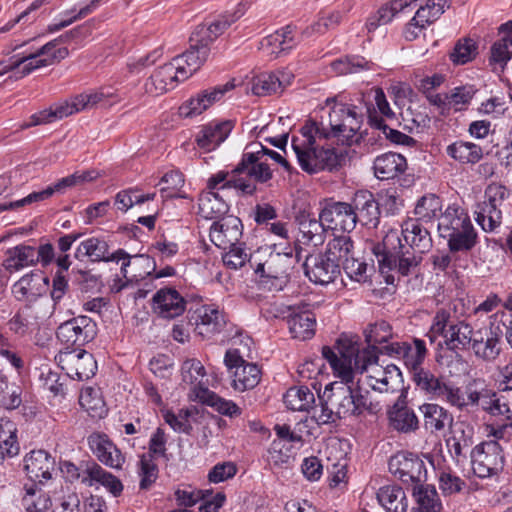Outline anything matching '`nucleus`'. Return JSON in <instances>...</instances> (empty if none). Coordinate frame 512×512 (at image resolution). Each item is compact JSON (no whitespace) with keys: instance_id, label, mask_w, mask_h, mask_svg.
<instances>
[{"instance_id":"obj_51","label":"nucleus","mask_w":512,"mask_h":512,"mask_svg":"<svg viewBox=\"0 0 512 512\" xmlns=\"http://www.w3.org/2000/svg\"><path fill=\"white\" fill-rule=\"evenodd\" d=\"M261 375V370L256 364H244L234 371L232 386L238 391L253 389L259 384Z\"/></svg>"},{"instance_id":"obj_39","label":"nucleus","mask_w":512,"mask_h":512,"mask_svg":"<svg viewBox=\"0 0 512 512\" xmlns=\"http://www.w3.org/2000/svg\"><path fill=\"white\" fill-rule=\"evenodd\" d=\"M194 397L203 404L213 407L217 412L230 418L241 414V409L231 400H226L209 390L204 385H197L194 389Z\"/></svg>"},{"instance_id":"obj_15","label":"nucleus","mask_w":512,"mask_h":512,"mask_svg":"<svg viewBox=\"0 0 512 512\" xmlns=\"http://www.w3.org/2000/svg\"><path fill=\"white\" fill-rule=\"evenodd\" d=\"M57 338L69 346H82L94 339L96 323L87 316L74 317L62 323L56 332Z\"/></svg>"},{"instance_id":"obj_59","label":"nucleus","mask_w":512,"mask_h":512,"mask_svg":"<svg viewBox=\"0 0 512 512\" xmlns=\"http://www.w3.org/2000/svg\"><path fill=\"white\" fill-rule=\"evenodd\" d=\"M474 214L477 224L485 232H493L502 224V210L485 203H477Z\"/></svg>"},{"instance_id":"obj_47","label":"nucleus","mask_w":512,"mask_h":512,"mask_svg":"<svg viewBox=\"0 0 512 512\" xmlns=\"http://www.w3.org/2000/svg\"><path fill=\"white\" fill-rule=\"evenodd\" d=\"M446 153L449 157L461 164H475L483 157L481 146L468 141H456L448 145Z\"/></svg>"},{"instance_id":"obj_61","label":"nucleus","mask_w":512,"mask_h":512,"mask_svg":"<svg viewBox=\"0 0 512 512\" xmlns=\"http://www.w3.org/2000/svg\"><path fill=\"white\" fill-rule=\"evenodd\" d=\"M474 410H482L492 416H501L504 419H510L511 417L508 403L503 401L502 397L494 389L489 391V395H486Z\"/></svg>"},{"instance_id":"obj_6","label":"nucleus","mask_w":512,"mask_h":512,"mask_svg":"<svg viewBox=\"0 0 512 512\" xmlns=\"http://www.w3.org/2000/svg\"><path fill=\"white\" fill-rule=\"evenodd\" d=\"M351 382H334L324 390L328 404H330L337 420L361 414L367 409V397L360 393V389L353 388Z\"/></svg>"},{"instance_id":"obj_19","label":"nucleus","mask_w":512,"mask_h":512,"mask_svg":"<svg viewBox=\"0 0 512 512\" xmlns=\"http://www.w3.org/2000/svg\"><path fill=\"white\" fill-rule=\"evenodd\" d=\"M327 230L351 232L356 227V216L351 204L346 202L326 203L320 211Z\"/></svg>"},{"instance_id":"obj_46","label":"nucleus","mask_w":512,"mask_h":512,"mask_svg":"<svg viewBox=\"0 0 512 512\" xmlns=\"http://www.w3.org/2000/svg\"><path fill=\"white\" fill-rule=\"evenodd\" d=\"M17 426L8 418H0V456L1 463L6 457L11 458L19 453Z\"/></svg>"},{"instance_id":"obj_18","label":"nucleus","mask_w":512,"mask_h":512,"mask_svg":"<svg viewBox=\"0 0 512 512\" xmlns=\"http://www.w3.org/2000/svg\"><path fill=\"white\" fill-rule=\"evenodd\" d=\"M186 306V299L172 287L159 289L152 298V310L162 319L171 320L181 316Z\"/></svg>"},{"instance_id":"obj_52","label":"nucleus","mask_w":512,"mask_h":512,"mask_svg":"<svg viewBox=\"0 0 512 512\" xmlns=\"http://www.w3.org/2000/svg\"><path fill=\"white\" fill-rule=\"evenodd\" d=\"M283 401L292 411H309L315 397L308 387L299 386L289 388L284 394Z\"/></svg>"},{"instance_id":"obj_21","label":"nucleus","mask_w":512,"mask_h":512,"mask_svg":"<svg viewBox=\"0 0 512 512\" xmlns=\"http://www.w3.org/2000/svg\"><path fill=\"white\" fill-rule=\"evenodd\" d=\"M325 254L308 255L303 263L304 273L308 279L319 285H327L335 281L340 270Z\"/></svg>"},{"instance_id":"obj_31","label":"nucleus","mask_w":512,"mask_h":512,"mask_svg":"<svg viewBox=\"0 0 512 512\" xmlns=\"http://www.w3.org/2000/svg\"><path fill=\"white\" fill-rule=\"evenodd\" d=\"M180 81H183L181 76L169 62L157 68L145 81L144 91L150 96H159L173 89Z\"/></svg>"},{"instance_id":"obj_41","label":"nucleus","mask_w":512,"mask_h":512,"mask_svg":"<svg viewBox=\"0 0 512 512\" xmlns=\"http://www.w3.org/2000/svg\"><path fill=\"white\" fill-rule=\"evenodd\" d=\"M225 315L218 308L203 306L198 309V321L196 330L202 336H210L219 333L225 326Z\"/></svg>"},{"instance_id":"obj_12","label":"nucleus","mask_w":512,"mask_h":512,"mask_svg":"<svg viewBox=\"0 0 512 512\" xmlns=\"http://www.w3.org/2000/svg\"><path fill=\"white\" fill-rule=\"evenodd\" d=\"M389 471L403 483L419 484L426 480L424 461L416 454L398 452L388 463Z\"/></svg>"},{"instance_id":"obj_49","label":"nucleus","mask_w":512,"mask_h":512,"mask_svg":"<svg viewBox=\"0 0 512 512\" xmlns=\"http://www.w3.org/2000/svg\"><path fill=\"white\" fill-rule=\"evenodd\" d=\"M499 31L503 36L492 45L490 62L504 66L512 56V21L502 24Z\"/></svg>"},{"instance_id":"obj_57","label":"nucleus","mask_w":512,"mask_h":512,"mask_svg":"<svg viewBox=\"0 0 512 512\" xmlns=\"http://www.w3.org/2000/svg\"><path fill=\"white\" fill-rule=\"evenodd\" d=\"M427 356V348L424 340L419 338L413 339V346L411 344H407L405 356L402 361L404 365L408 369L411 374V378L414 376V373H418L419 370H423L422 366L425 358Z\"/></svg>"},{"instance_id":"obj_58","label":"nucleus","mask_w":512,"mask_h":512,"mask_svg":"<svg viewBox=\"0 0 512 512\" xmlns=\"http://www.w3.org/2000/svg\"><path fill=\"white\" fill-rule=\"evenodd\" d=\"M413 495L419 512H440L442 505L434 486L419 483L414 487Z\"/></svg>"},{"instance_id":"obj_44","label":"nucleus","mask_w":512,"mask_h":512,"mask_svg":"<svg viewBox=\"0 0 512 512\" xmlns=\"http://www.w3.org/2000/svg\"><path fill=\"white\" fill-rule=\"evenodd\" d=\"M377 499L386 512H407L408 500L404 490L397 485L381 487Z\"/></svg>"},{"instance_id":"obj_7","label":"nucleus","mask_w":512,"mask_h":512,"mask_svg":"<svg viewBox=\"0 0 512 512\" xmlns=\"http://www.w3.org/2000/svg\"><path fill=\"white\" fill-rule=\"evenodd\" d=\"M471 464L474 474L479 478L491 477L504 467V456L500 444L489 440L477 444L471 451Z\"/></svg>"},{"instance_id":"obj_27","label":"nucleus","mask_w":512,"mask_h":512,"mask_svg":"<svg viewBox=\"0 0 512 512\" xmlns=\"http://www.w3.org/2000/svg\"><path fill=\"white\" fill-rule=\"evenodd\" d=\"M294 30V27L287 25L275 31L261 40L259 49L271 58H277L291 51L298 44Z\"/></svg>"},{"instance_id":"obj_23","label":"nucleus","mask_w":512,"mask_h":512,"mask_svg":"<svg viewBox=\"0 0 512 512\" xmlns=\"http://www.w3.org/2000/svg\"><path fill=\"white\" fill-rule=\"evenodd\" d=\"M352 207L356 224L376 228L380 220L379 204L368 190H359L354 194Z\"/></svg>"},{"instance_id":"obj_8","label":"nucleus","mask_w":512,"mask_h":512,"mask_svg":"<svg viewBox=\"0 0 512 512\" xmlns=\"http://www.w3.org/2000/svg\"><path fill=\"white\" fill-rule=\"evenodd\" d=\"M293 269V258L289 254L275 253L260 263L255 272L263 278L270 290L281 291L288 284Z\"/></svg>"},{"instance_id":"obj_53","label":"nucleus","mask_w":512,"mask_h":512,"mask_svg":"<svg viewBox=\"0 0 512 512\" xmlns=\"http://www.w3.org/2000/svg\"><path fill=\"white\" fill-rule=\"evenodd\" d=\"M97 175V172L94 170L76 171L69 176L61 178L55 184L48 186L40 192L43 194L48 192L46 196H43V199L46 200L56 192L63 193L67 188L92 181L97 178Z\"/></svg>"},{"instance_id":"obj_1","label":"nucleus","mask_w":512,"mask_h":512,"mask_svg":"<svg viewBox=\"0 0 512 512\" xmlns=\"http://www.w3.org/2000/svg\"><path fill=\"white\" fill-rule=\"evenodd\" d=\"M329 129L322 124L308 120L300 129L302 140L292 138V148L302 170L310 174L321 170H333L342 165L346 156L342 149L319 147L318 140L335 138L342 145H352L358 141L361 117L355 107L327 99Z\"/></svg>"},{"instance_id":"obj_32","label":"nucleus","mask_w":512,"mask_h":512,"mask_svg":"<svg viewBox=\"0 0 512 512\" xmlns=\"http://www.w3.org/2000/svg\"><path fill=\"white\" fill-rule=\"evenodd\" d=\"M83 484L92 487L101 485L105 487L114 497H118L123 492V484L119 478L106 471L97 462L87 461V468L84 471Z\"/></svg>"},{"instance_id":"obj_16","label":"nucleus","mask_w":512,"mask_h":512,"mask_svg":"<svg viewBox=\"0 0 512 512\" xmlns=\"http://www.w3.org/2000/svg\"><path fill=\"white\" fill-rule=\"evenodd\" d=\"M246 7L247 3L241 2L233 14L222 15L210 23L198 25L191 35L193 45L197 46L200 43L210 48V44L214 40L223 34L232 23L244 15Z\"/></svg>"},{"instance_id":"obj_13","label":"nucleus","mask_w":512,"mask_h":512,"mask_svg":"<svg viewBox=\"0 0 512 512\" xmlns=\"http://www.w3.org/2000/svg\"><path fill=\"white\" fill-rule=\"evenodd\" d=\"M504 327V323L491 322L485 332L478 330L474 333L470 347L476 358L491 363L499 357Z\"/></svg>"},{"instance_id":"obj_55","label":"nucleus","mask_w":512,"mask_h":512,"mask_svg":"<svg viewBox=\"0 0 512 512\" xmlns=\"http://www.w3.org/2000/svg\"><path fill=\"white\" fill-rule=\"evenodd\" d=\"M413 0H393L389 4L382 6L377 13L370 17L367 21L368 31L375 30L380 25H385L393 19V17L412 5Z\"/></svg>"},{"instance_id":"obj_63","label":"nucleus","mask_w":512,"mask_h":512,"mask_svg":"<svg viewBox=\"0 0 512 512\" xmlns=\"http://www.w3.org/2000/svg\"><path fill=\"white\" fill-rule=\"evenodd\" d=\"M25 495L22 498V506L27 512H45L51 504L49 497L37 489L36 484L25 486Z\"/></svg>"},{"instance_id":"obj_43","label":"nucleus","mask_w":512,"mask_h":512,"mask_svg":"<svg viewBox=\"0 0 512 512\" xmlns=\"http://www.w3.org/2000/svg\"><path fill=\"white\" fill-rule=\"evenodd\" d=\"M36 263V249L34 247L17 245L8 249L7 258L3 261V267L9 273H13Z\"/></svg>"},{"instance_id":"obj_62","label":"nucleus","mask_w":512,"mask_h":512,"mask_svg":"<svg viewBox=\"0 0 512 512\" xmlns=\"http://www.w3.org/2000/svg\"><path fill=\"white\" fill-rule=\"evenodd\" d=\"M156 193H140L137 188H129L118 192L115 196V205L123 212H126L134 205H141L146 201H153Z\"/></svg>"},{"instance_id":"obj_5","label":"nucleus","mask_w":512,"mask_h":512,"mask_svg":"<svg viewBox=\"0 0 512 512\" xmlns=\"http://www.w3.org/2000/svg\"><path fill=\"white\" fill-rule=\"evenodd\" d=\"M74 257L80 261L88 258L91 262H121V275L127 280L139 276L136 273L129 274L128 268L130 266H142L144 262L149 263L148 257L130 255L124 249H118L110 253L107 241L100 237H90L80 242L74 252Z\"/></svg>"},{"instance_id":"obj_26","label":"nucleus","mask_w":512,"mask_h":512,"mask_svg":"<svg viewBox=\"0 0 512 512\" xmlns=\"http://www.w3.org/2000/svg\"><path fill=\"white\" fill-rule=\"evenodd\" d=\"M491 389L485 380L473 379L466 384L464 390L457 386L451 406L459 411L474 410Z\"/></svg>"},{"instance_id":"obj_29","label":"nucleus","mask_w":512,"mask_h":512,"mask_svg":"<svg viewBox=\"0 0 512 512\" xmlns=\"http://www.w3.org/2000/svg\"><path fill=\"white\" fill-rule=\"evenodd\" d=\"M234 88V84L227 82L224 85H218L206 89L192 97L189 101L180 107V113L184 117H194L203 113L214 102L219 101L227 91Z\"/></svg>"},{"instance_id":"obj_42","label":"nucleus","mask_w":512,"mask_h":512,"mask_svg":"<svg viewBox=\"0 0 512 512\" xmlns=\"http://www.w3.org/2000/svg\"><path fill=\"white\" fill-rule=\"evenodd\" d=\"M419 409L423 414L426 430L432 433L444 430L453 422L451 413L436 403H425Z\"/></svg>"},{"instance_id":"obj_33","label":"nucleus","mask_w":512,"mask_h":512,"mask_svg":"<svg viewBox=\"0 0 512 512\" xmlns=\"http://www.w3.org/2000/svg\"><path fill=\"white\" fill-rule=\"evenodd\" d=\"M24 470L31 481L42 483L51 478L54 459L44 450H33L24 457Z\"/></svg>"},{"instance_id":"obj_45","label":"nucleus","mask_w":512,"mask_h":512,"mask_svg":"<svg viewBox=\"0 0 512 512\" xmlns=\"http://www.w3.org/2000/svg\"><path fill=\"white\" fill-rule=\"evenodd\" d=\"M353 241L350 236L342 234L329 241L325 255L338 264L339 270L354 257Z\"/></svg>"},{"instance_id":"obj_22","label":"nucleus","mask_w":512,"mask_h":512,"mask_svg":"<svg viewBox=\"0 0 512 512\" xmlns=\"http://www.w3.org/2000/svg\"><path fill=\"white\" fill-rule=\"evenodd\" d=\"M389 425L401 433H412L419 428V420L414 410L407 405V392L402 391L396 402L388 409Z\"/></svg>"},{"instance_id":"obj_50","label":"nucleus","mask_w":512,"mask_h":512,"mask_svg":"<svg viewBox=\"0 0 512 512\" xmlns=\"http://www.w3.org/2000/svg\"><path fill=\"white\" fill-rule=\"evenodd\" d=\"M447 246L451 253L468 252L478 243V234L473 224L463 227L447 236Z\"/></svg>"},{"instance_id":"obj_38","label":"nucleus","mask_w":512,"mask_h":512,"mask_svg":"<svg viewBox=\"0 0 512 512\" xmlns=\"http://www.w3.org/2000/svg\"><path fill=\"white\" fill-rule=\"evenodd\" d=\"M472 223L468 213L457 205H450L439 217L438 232L441 238H446L457 230Z\"/></svg>"},{"instance_id":"obj_30","label":"nucleus","mask_w":512,"mask_h":512,"mask_svg":"<svg viewBox=\"0 0 512 512\" xmlns=\"http://www.w3.org/2000/svg\"><path fill=\"white\" fill-rule=\"evenodd\" d=\"M293 78V73L288 70L262 73L253 79L252 92L258 96L281 93L292 83Z\"/></svg>"},{"instance_id":"obj_10","label":"nucleus","mask_w":512,"mask_h":512,"mask_svg":"<svg viewBox=\"0 0 512 512\" xmlns=\"http://www.w3.org/2000/svg\"><path fill=\"white\" fill-rule=\"evenodd\" d=\"M58 40L48 42L38 49L35 53L27 56H13V62H19V68L15 69V78H22L34 70L52 65L68 56L67 48H56Z\"/></svg>"},{"instance_id":"obj_40","label":"nucleus","mask_w":512,"mask_h":512,"mask_svg":"<svg viewBox=\"0 0 512 512\" xmlns=\"http://www.w3.org/2000/svg\"><path fill=\"white\" fill-rule=\"evenodd\" d=\"M418 9L412 18L413 24L419 27H426L436 21L450 6L449 0H413Z\"/></svg>"},{"instance_id":"obj_56","label":"nucleus","mask_w":512,"mask_h":512,"mask_svg":"<svg viewBox=\"0 0 512 512\" xmlns=\"http://www.w3.org/2000/svg\"><path fill=\"white\" fill-rule=\"evenodd\" d=\"M368 121L372 128L378 129L383 132L386 138L394 144H401L405 146H414L416 140L412 137L396 130L390 128L386 123L383 117L377 115L376 111H370L368 109Z\"/></svg>"},{"instance_id":"obj_3","label":"nucleus","mask_w":512,"mask_h":512,"mask_svg":"<svg viewBox=\"0 0 512 512\" xmlns=\"http://www.w3.org/2000/svg\"><path fill=\"white\" fill-rule=\"evenodd\" d=\"M254 154H243L240 162L231 171H219L207 180L203 192L234 188L243 194L253 195L256 191L255 182L266 183L270 177L267 167L255 164Z\"/></svg>"},{"instance_id":"obj_25","label":"nucleus","mask_w":512,"mask_h":512,"mask_svg":"<svg viewBox=\"0 0 512 512\" xmlns=\"http://www.w3.org/2000/svg\"><path fill=\"white\" fill-rule=\"evenodd\" d=\"M358 353L360 350L353 345L346 350L339 348L338 353L327 346L322 348L323 357L331 365L334 374L345 382L353 380L354 359Z\"/></svg>"},{"instance_id":"obj_17","label":"nucleus","mask_w":512,"mask_h":512,"mask_svg":"<svg viewBox=\"0 0 512 512\" xmlns=\"http://www.w3.org/2000/svg\"><path fill=\"white\" fill-rule=\"evenodd\" d=\"M88 445L97 460L105 466L121 470L126 458L110 437L103 432H93L88 437Z\"/></svg>"},{"instance_id":"obj_48","label":"nucleus","mask_w":512,"mask_h":512,"mask_svg":"<svg viewBox=\"0 0 512 512\" xmlns=\"http://www.w3.org/2000/svg\"><path fill=\"white\" fill-rule=\"evenodd\" d=\"M199 213L206 219H221L228 212V205L217 192H202L198 199Z\"/></svg>"},{"instance_id":"obj_9","label":"nucleus","mask_w":512,"mask_h":512,"mask_svg":"<svg viewBox=\"0 0 512 512\" xmlns=\"http://www.w3.org/2000/svg\"><path fill=\"white\" fill-rule=\"evenodd\" d=\"M58 40L48 42L38 49L35 53L27 56H13V62H19V68L15 69V78H22L34 70L52 65L68 56L67 48H56Z\"/></svg>"},{"instance_id":"obj_35","label":"nucleus","mask_w":512,"mask_h":512,"mask_svg":"<svg viewBox=\"0 0 512 512\" xmlns=\"http://www.w3.org/2000/svg\"><path fill=\"white\" fill-rule=\"evenodd\" d=\"M301 234V241L304 244L321 245L324 242V233L327 230L325 222L312 213L301 212L296 217Z\"/></svg>"},{"instance_id":"obj_54","label":"nucleus","mask_w":512,"mask_h":512,"mask_svg":"<svg viewBox=\"0 0 512 512\" xmlns=\"http://www.w3.org/2000/svg\"><path fill=\"white\" fill-rule=\"evenodd\" d=\"M442 210V200L435 194H426L421 197L414 209L415 219L425 224H432L439 217Z\"/></svg>"},{"instance_id":"obj_14","label":"nucleus","mask_w":512,"mask_h":512,"mask_svg":"<svg viewBox=\"0 0 512 512\" xmlns=\"http://www.w3.org/2000/svg\"><path fill=\"white\" fill-rule=\"evenodd\" d=\"M58 362L68 377L78 381L90 379L97 370L93 355L83 349L60 352Z\"/></svg>"},{"instance_id":"obj_37","label":"nucleus","mask_w":512,"mask_h":512,"mask_svg":"<svg viewBox=\"0 0 512 512\" xmlns=\"http://www.w3.org/2000/svg\"><path fill=\"white\" fill-rule=\"evenodd\" d=\"M473 328L464 321L451 323L444 334V345L453 352L464 351L468 349L473 341Z\"/></svg>"},{"instance_id":"obj_2","label":"nucleus","mask_w":512,"mask_h":512,"mask_svg":"<svg viewBox=\"0 0 512 512\" xmlns=\"http://www.w3.org/2000/svg\"><path fill=\"white\" fill-rule=\"evenodd\" d=\"M427 224L419 219L408 218L401 225V235L390 230L382 242L373 244L372 252L376 256L379 272L388 285H395L402 277L416 273L422 261V254L432 247V237Z\"/></svg>"},{"instance_id":"obj_20","label":"nucleus","mask_w":512,"mask_h":512,"mask_svg":"<svg viewBox=\"0 0 512 512\" xmlns=\"http://www.w3.org/2000/svg\"><path fill=\"white\" fill-rule=\"evenodd\" d=\"M210 240L220 249L226 250L239 244L242 236V223L238 217L226 216L214 221L210 227Z\"/></svg>"},{"instance_id":"obj_60","label":"nucleus","mask_w":512,"mask_h":512,"mask_svg":"<svg viewBox=\"0 0 512 512\" xmlns=\"http://www.w3.org/2000/svg\"><path fill=\"white\" fill-rule=\"evenodd\" d=\"M365 341L368 344L366 349H373L379 355L377 345L386 343L392 338V327L386 321H379L374 324H370L364 331Z\"/></svg>"},{"instance_id":"obj_34","label":"nucleus","mask_w":512,"mask_h":512,"mask_svg":"<svg viewBox=\"0 0 512 512\" xmlns=\"http://www.w3.org/2000/svg\"><path fill=\"white\" fill-rule=\"evenodd\" d=\"M232 128L231 121L209 123L198 131L195 142L200 149L206 152L212 151L228 137Z\"/></svg>"},{"instance_id":"obj_36","label":"nucleus","mask_w":512,"mask_h":512,"mask_svg":"<svg viewBox=\"0 0 512 512\" xmlns=\"http://www.w3.org/2000/svg\"><path fill=\"white\" fill-rule=\"evenodd\" d=\"M406 169V158L394 152L381 154L373 162L374 174L380 180L394 179L405 172Z\"/></svg>"},{"instance_id":"obj_11","label":"nucleus","mask_w":512,"mask_h":512,"mask_svg":"<svg viewBox=\"0 0 512 512\" xmlns=\"http://www.w3.org/2000/svg\"><path fill=\"white\" fill-rule=\"evenodd\" d=\"M417 389L427 395L430 399L444 401L450 406L454 398L457 385L446 376L436 374L424 368L414 373L412 377Z\"/></svg>"},{"instance_id":"obj_64","label":"nucleus","mask_w":512,"mask_h":512,"mask_svg":"<svg viewBox=\"0 0 512 512\" xmlns=\"http://www.w3.org/2000/svg\"><path fill=\"white\" fill-rule=\"evenodd\" d=\"M372 66V62L361 56L345 57L331 63L332 70L338 75L359 73L372 69Z\"/></svg>"},{"instance_id":"obj_24","label":"nucleus","mask_w":512,"mask_h":512,"mask_svg":"<svg viewBox=\"0 0 512 512\" xmlns=\"http://www.w3.org/2000/svg\"><path fill=\"white\" fill-rule=\"evenodd\" d=\"M286 316L289 332L292 338L306 341L316 333V316L313 312L300 307L289 308Z\"/></svg>"},{"instance_id":"obj_4","label":"nucleus","mask_w":512,"mask_h":512,"mask_svg":"<svg viewBox=\"0 0 512 512\" xmlns=\"http://www.w3.org/2000/svg\"><path fill=\"white\" fill-rule=\"evenodd\" d=\"M379 355L373 349H363L354 359L353 374L366 373V383L374 391L394 393L403 389V376L394 364L380 365Z\"/></svg>"},{"instance_id":"obj_28","label":"nucleus","mask_w":512,"mask_h":512,"mask_svg":"<svg viewBox=\"0 0 512 512\" xmlns=\"http://www.w3.org/2000/svg\"><path fill=\"white\" fill-rule=\"evenodd\" d=\"M190 48L185 51L183 54L176 56L170 62L176 71L181 76L182 80L188 79L191 75H193L207 60L210 48L205 45L198 44L197 46L193 45L191 39Z\"/></svg>"}]
</instances>
